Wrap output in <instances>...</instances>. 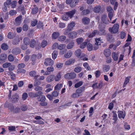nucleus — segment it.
Masks as SVG:
<instances>
[{"label":"nucleus","instance_id":"f257e3e1","mask_svg":"<svg viewBox=\"0 0 135 135\" xmlns=\"http://www.w3.org/2000/svg\"><path fill=\"white\" fill-rule=\"evenodd\" d=\"M75 10H73L66 12L65 14L63 15L62 16V19L63 20H66L68 19L69 17L71 18L75 14Z\"/></svg>","mask_w":135,"mask_h":135},{"label":"nucleus","instance_id":"f03ea898","mask_svg":"<svg viewBox=\"0 0 135 135\" xmlns=\"http://www.w3.org/2000/svg\"><path fill=\"white\" fill-rule=\"evenodd\" d=\"M119 28V25L118 23H115L113 25V27H110L109 30L112 33H115L118 31Z\"/></svg>","mask_w":135,"mask_h":135},{"label":"nucleus","instance_id":"7ed1b4c3","mask_svg":"<svg viewBox=\"0 0 135 135\" xmlns=\"http://www.w3.org/2000/svg\"><path fill=\"white\" fill-rule=\"evenodd\" d=\"M64 77L66 79H73L76 77V75L75 73L73 72L68 73L64 75Z\"/></svg>","mask_w":135,"mask_h":135},{"label":"nucleus","instance_id":"20e7f679","mask_svg":"<svg viewBox=\"0 0 135 135\" xmlns=\"http://www.w3.org/2000/svg\"><path fill=\"white\" fill-rule=\"evenodd\" d=\"M101 19L102 22L105 25H108L109 23L111 22L109 21L107 15L105 14H103L102 15Z\"/></svg>","mask_w":135,"mask_h":135},{"label":"nucleus","instance_id":"39448f33","mask_svg":"<svg viewBox=\"0 0 135 135\" xmlns=\"http://www.w3.org/2000/svg\"><path fill=\"white\" fill-rule=\"evenodd\" d=\"M54 64L53 61L50 58H47L45 59L44 64L46 66H52Z\"/></svg>","mask_w":135,"mask_h":135},{"label":"nucleus","instance_id":"423d86ee","mask_svg":"<svg viewBox=\"0 0 135 135\" xmlns=\"http://www.w3.org/2000/svg\"><path fill=\"white\" fill-rule=\"evenodd\" d=\"M19 98L18 95L16 93H15L12 95L11 98L12 102L15 103L17 102L19 100Z\"/></svg>","mask_w":135,"mask_h":135},{"label":"nucleus","instance_id":"0eeeda50","mask_svg":"<svg viewBox=\"0 0 135 135\" xmlns=\"http://www.w3.org/2000/svg\"><path fill=\"white\" fill-rule=\"evenodd\" d=\"M51 67H49L47 68V70L45 71V73L44 74V75H47L50 74L51 72L54 71V69L52 66Z\"/></svg>","mask_w":135,"mask_h":135},{"label":"nucleus","instance_id":"6e6552de","mask_svg":"<svg viewBox=\"0 0 135 135\" xmlns=\"http://www.w3.org/2000/svg\"><path fill=\"white\" fill-rule=\"evenodd\" d=\"M99 34L101 35H105L106 32L105 30V27L102 26H99Z\"/></svg>","mask_w":135,"mask_h":135},{"label":"nucleus","instance_id":"1a4fd4ad","mask_svg":"<svg viewBox=\"0 0 135 135\" xmlns=\"http://www.w3.org/2000/svg\"><path fill=\"white\" fill-rule=\"evenodd\" d=\"M21 52V50L18 48H15L12 50V53L14 55H17L20 54Z\"/></svg>","mask_w":135,"mask_h":135},{"label":"nucleus","instance_id":"9d476101","mask_svg":"<svg viewBox=\"0 0 135 135\" xmlns=\"http://www.w3.org/2000/svg\"><path fill=\"white\" fill-rule=\"evenodd\" d=\"M118 115L120 118H122L124 119L126 115L125 112H123V111L118 110Z\"/></svg>","mask_w":135,"mask_h":135},{"label":"nucleus","instance_id":"9b49d317","mask_svg":"<svg viewBox=\"0 0 135 135\" xmlns=\"http://www.w3.org/2000/svg\"><path fill=\"white\" fill-rule=\"evenodd\" d=\"M29 75L32 77H34V78L36 79L39 77L38 75H37L36 72L34 71H31L29 72Z\"/></svg>","mask_w":135,"mask_h":135},{"label":"nucleus","instance_id":"f8f14e48","mask_svg":"<svg viewBox=\"0 0 135 135\" xmlns=\"http://www.w3.org/2000/svg\"><path fill=\"white\" fill-rule=\"evenodd\" d=\"M7 58V55L5 54H3L0 55V63L6 59Z\"/></svg>","mask_w":135,"mask_h":135},{"label":"nucleus","instance_id":"ddd939ff","mask_svg":"<svg viewBox=\"0 0 135 135\" xmlns=\"http://www.w3.org/2000/svg\"><path fill=\"white\" fill-rule=\"evenodd\" d=\"M77 35L76 32L73 31L68 34V37L70 38H74L76 37Z\"/></svg>","mask_w":135,"mask_h":135},{"label":"nucleus","instance_id":"4468645a","mask_svg":"<svg viewBox=\"0 0 135 135\" xmlns=\"http://www.w3.org/2000/svg\"><path fill=\"white\" fill-rule=\"evenodd\" d=\"M82 21L83 23L85 25H88L90 22L89 18L86 17L83 18L82 19Z\"/></svg>","mask_w":135,"mask_h":135},{"label":"nucleus","instance_id":"2eb2a0df","mask_svg":"<svg viewBox=\"0 0 135 135\" xmlns=\"http://www.w3.org/2000/svg\"><path fill=\"white\" fill-rule=\"evenodd\" d=\"M55 78L54 75H51L48 76L46 79V81L48 82H50L53 81Z\"/></svg>","mask_w":135,"mask_h":135},{"label":"nucleus","instance_id":"dca6fc26","mask_svg":"<svg viewBox=\"0 0 135 135\" xmlns=\"http://www.w3.org/2000/svg\"><path fill=\"white\" fill-rule=\"evenodd\" d=\"M111 54V51L109 49H106L104 51V54L107 57H109Z\"/></svg>","mask_w":135,"mask_h":135},{"label":"nucleus","instance_id":"f3484780","mask_svg":"<svg viewBox=\"0 0 135 135\" xmlns=\"http://www.w3.org/2000/svg\"><path fill=\"white\" fill-rule=\"evenodd\" d=\"M85 89V87L83 86L76 89L75 92L79 95H80V94Z\"/></svg>","mask_w":135,"mask_h":135},{"label":"nucleus","instance_id":"a211bd4d","mask_svg":"<svg viewBox=\"0 0 135 135\" xmlns=\"http://www.w3.org/2000/svg\"><path fill=\"white\" fill-rule=\"evenodd\" d=\"M116 0H110V3L114 5V9L115 10L118 6V3L117 2L115 1Z\"/></svg>","mask_w":135,"mask_h":135},{"label":"nucleus","instance_id":"6ab92c4d","mask_svg":"<svg viewBox=\"0 0 135 135\" xmlns=\"http://www.w3.org/2000/svg\"><path fill=\"white\" fill-rule=\"evenodd\" d=\"M98 34H99V31L97 30H95L93 32L91 33L88 36V37L89 38H92L96 35Z\"/></svg>","mask_w":135,"mask_h":135},{"label":"nucleus","instance_id":"aec40b11","mask_svg":"<svg viewBox=\"0 0 135 135\" xmlns=\"http://www.w3.org/2000/svg\"><path fill=\"white\" fill-rule=\"evenodd\" d=\"M46 98L45 96L44 95H41L39 97L37 98V100L39 102H44L46 100Z\"/></svg>","mask_w":135,"mask_h":135},{"label":"nucleus","instance_id":"412c9836","mask_svg":"<svg viewBox=\"0 0 135 135\" xmlns=\"http://www.w3.org/2000/svg\"><path fill=\"white\" fill-rule=\"evenodd\" d=\"M110 66L109 65H103V69L104 72H107L110 69Z\"/></svg>","mask_w":135,"mask_h":135},{"label":"nucleus","instance_id":"4be33fe9","mask_svg":"<svg viewBox=\"0 0 135 135\" xmlns=\"http://www.w3.org/2000/svg\"><path fill=\"white\" fill-rule=\"evenodd\" d=\"M23 42L25 45H27L30 43V40L28 38L26 37L25 38L23 39Z\"/></svg>","mask_w":135,"mask_h":135},{"label":"nucleus","instance_id":"5701e85b","mask_svg":"<svg viewBox=\"0 0 135 135\" xmlns=\"http://www.w3.org/2000/svg\"><path fill=\"white\" fill-rule=\"evenodd\" d=\"M38 9L36 6H34V7L33 8L31 11V13L35 14L37 13L38 11Z\"/></svg>","mask_w":135,"mask_h":135},{"label":"nucleus","instance_id":"b1692460","mask_svg":"<svg viewBox=\"0 0 135 135\" xmlns=\"http://www.w3.org/2000/svg\"><path fill=\"white\" fill-rule=\"evenodd\" d=\"M57 9L59 11H61L63 9L64 6L62 4H59L57 3Z\"/></svg>","mask_w":135,"mask_h":135},{"label":"nucleus","instance_id":"393cba45","mask_svg":"<svg viewBox=\"0 0 135 135\" xmlns=\"http://www.w3.org/2000/svg\"><path fill=\"white\" fill-rule=\"evenodd\" d=\"M72 55V53L71 51H69L65 54L64 55L65 57L66 58L70 57Z\"/></svg>","mask_w":135,"mask_h":135},{"label":"nucleus","instance_id":"a878e982","mask_svg":"<svg viewBox=\"0 0 135 135\" xmlns=\"http://www.w3.org/2000/svg\"><path fill=\"white\" fill-rule=\"evenodd\" d=\"M58 51L56 50H54L52 54V57L53 59L55 60L57 57L58 55Z\"/></svg>","mask_w":135,"mask_h":135},{"label":"nucleus","instance_id":"bb28decb","mask_svg":"<svg viewBox=\"0 0 135 135\" xmlns=\"http://www.w3.org/2000/svg\"><path fill=\"white\" fill-rule=\"evenodd\" d=\"M74 43L72 42L69 43L66 46L67 48L68 49H70L72 48L74 45Z\"/></svg>","mask_w":135,"mask_h":135},{"label":"nucleus","instance_id":"cd10ccee","mask_svg":"<svg viewBox=\"0 0 135 135\" xmlns=\"http://www.w3.org/2000/svg\"><path fill=\"white\" fill-rule=\"evenodd\" d=\"M1 47L2 49L6 50L8 49V46L6 44L4 43L2 44Z\"/></svg>","mask_w":135,"mask_h":135},{"label":"nucleus","instance_id":"c85d7f7f","mask_svg":"<svg viewBox=\"0 0 135 135\" xmlns=\"http://www.w3.org/2000/svg\"><path fill=\"white\" fill-rule=\"evenodd\" d=\"M60 33L58 32H54L52 35V37L55 39L57 38L59 36Z\"/></svg>","mask_w":135,"mask_h":135},{"label":"nucleus","instance_id":"c756f323","mask_svg":"<svg viewBox=\"0 0 135 135\" xmlns=\"http://www.w3.org/2000/svg\"><path fill=\"white\" fill-rule=\"evenodd\" d=\"M21 109V110L22 111H25L27 110L28 108L27 106L25 104H23L22 105L20 108Z\"/></svg>","mask_w":135,"mask_h":135},{"label":"nucleus","instance_id":"7c9ffc66","mask_svg":"<svg viewBox=\"0 0 135 135\" xmlns=\"http://www.w3.org/2000/svg\"><path fill=\"white\" fill-rule=\"evenodd\" d=\"M75 23L74 22H71L70 24H69L68 25V27L69 28L70 30H72L73 27L75 26Z\"/></svg>","mask_w":135,"mask_h":135},{"label":"nucleus","instance_id":"2f4dec72","mask_svg":"<svg viewBox=\"0 0 135 135\" xmlns=\"http://www.w3.org/2000/svg\"><path fill=\"white\" fill-rule=\"evenodd\" d=\"M101 10V7L100 6L95 7L94 9V11L97 13H99Z\"/></svg>","mask_w":135,"mask_h":135},{"label":"nucleus","instance_id":"473e14b6","mask_svg":"<svg viewBox=\"0 0 135 135\" xmlns=\"http://www.w3.org/2000/svg\"><path fill=\"white\" fill-rule=\"evenodd\" d=\"M66 39V37L64 35H62L60 36L58 38V40L59 41H64Z\"/></svg>","mask_w":135,"mask_h":135},{"label":"nucleus","instance_id":"72a5a7b5","mask_svg":"<svg viewBox=\"0 0 135 135\" xmlns=\"http://www.w3.org/2000/svg\"><path fill=\"white\" fill-rule=\"evenodd\" d=\"M62 87V84H58L55 86L54 89L56 90H60Z\"/></svg>","mask_w":135,"mask_h":135},{"label":"nucleus","instance_id":"f704fd0d","mask_svg":"<svg viewBox=\"0 0 135 135\" xmlns=\"http://www.w3.org/2000/svg\"><path fill=\"white\" fill-rule=\"evenodd\" d=\"M36 58V56L35 55L33 54L31 56V60H32L33 62L32 63V65L35 64V60Z\"/></svg>","mask_w":135,"mask_h":135},{"label":"nucleus","instance_id":"c9c22d12","mask_svg":"<svg viewBox=\"0 0 135 135\" xmlns=\"http://www.w3.org/2000/svg\"><path fill=\"white\" fill-rule=\"evenodd\" d=\"M34 83V86H36L40 85L41 84V82L40 81L38 80L37 78L35 79Z\"/></svg>","mask_w":135,"mask_h":135},{"label":"nucleus","instance_id":"e433bc0d","mask_svg":"<svg viewBox=\"0 0 135 135\" xmlns=\"http://www.w3.org/2000/svg\"><path fill=\"white\" fill-rule=\"evenodd\" d=\"M130 78V77H127L126 78L124 82L123 85V87H124L128 83L129 81V79Z\"/></svg>","mask_w":135,"mask_h":135},{"label":"nucleus","instance_id":"4c0bfd02","mask_svg":"<svg viewBox=\"0 0 135 135\" xmlns=\"http://www.w3.org/2000/svg\"><path fill=\"white\" fill-rule=\"evenodd\" d=\"M15 57L12 54L9 55L8 57V60L11 62L15 60Z\"/></svg>","mask_w":135,"mask_h":135},{"label":"nucleus","instance_id":"58836bf2","mask_svg":"<svg viewBox=\"0 0 135 135\" xmlns=\"http://www.w3.org/2000/svg\"><path fill=\"white\" fill-rule=\"evenodd\" d=\"M21 112L20 108L18 107H17L14 108L13 113H14L17 114Z\"/></svg>","mask_w":135,"mask_h":135},{"label":"nucleus","instance_id":"ea45409f","mask_svg":"<svg viewBox=\"0 0 135 135\" xmlns=\"http://www.w3.org/2000/svg\"><path fill=\"white\" fill-rule=\"evenodd\" d=\"M15 34L9 32L8 35V37L9 38L12 39L15 36Z\"/></svg>","mask_w":135,"mask_h":135},{"label":"nucleus","instance_id":"a19ab883","mask_svg":"<svg viewBox=\"0 0 135 135\" xmlns=\"http://www.w3.org/2000/svg\"><path fill=\"white\" fill-rule=\"evenodd\" d=\"M61 77V75L60 73H59L58 74L55 76V81H58L59 80H60Z\"/></svg>","mask_w":135,"mask_h":135},{"label":"nucleus","instance_id":"79ce46f5","mask_svg":"<svg viewBox=\"0 0 135 135\" xmlns=\"http://www.w3.org/2000/svg\"><path fill=\"white\" fill-rule=\"evenodd\" d=\"M87 48L88 50L89 51H90L93 50V47L91 43H89L87 45Z\"/></svg>","mask_w":135,"mask_h":135},{"label":"nucleus","instance_id":"37998d69","mask_svg":"<svg viewBox=\"0 0 135 135\" xmlns=\"http://www.w3.org/2000/svg\"><path fill=\"white\" fill-rule=\"evenodd\" d=\"M83 84V82L80 81L75 84L74 85V87L76 88H77L81 86Z\"/></svg>","mask_w":135,"mask_h":135},{"label":"nucleus","instance_id":"c03bdc74","mask_svg":"<svg viewBox=\"0 0 135 135\" xmlns=\"http://www.w3.org/2000/svg\"><path fill=\"white\" fill-rule=\"evenodd\" d=\"M36 44V42L35 41L33 40H32L30 42V46L31 47L33 48L35 46Z\"/></svg>","mask_w":135,"mask_h":135},{"label":"nucleus","instance_id":"a18cd8bd","mask_svg":"<svg viewBox=\"0 0 135 135\" xmlns=\"http://www.w3.org/2000/svg\"><path fill=\"white\" fill-rule=\"evenodd\" d=\"M11 65V63L9 62H6L3 64V67L4 68H7L10 66Z\"/></svg>","mask_w":135,"mask_h":135},{"label":"nucleus","instance_id":"49530a36","mask_svg":"<svg viewBox=\"0 0 135 135\" xmlns=\"http://www.w3.org/2000/svg\"><path fill=\"white\" fill-rule=\"evenodd\" d=\"M112 58L114 61H117L118 59V56L117 54L115 52L112 53Z\"/></svg>","mask_w":135,"mask_h":135},{"label":"nucleus","instance_id":"de8ad7c7","mask_svg":"<svg viewBox=\"0 0 135 135\" xmlns=\"http://www.w3.org/2000/svg\"><path fill=\"white\" fill-rule=\"evenodd\" d=\"M81 68L79 66L75 68L74 69V71L76 73H79L81 71Z\"/></svg>","mask_w":135,"mask_h":135},{"label":"nucleus","instance_id":"09e8293b","mask_svg":"<svg viewBox=\"0 0 135 135\" xmlns=\"http://www.w3.org/2000/svg\"><path fill=\"white\" fill-rule=\"evenodd\" d=\"M17 3V2L15 1H13L11 3V6L12 8H15Z\"/></svg>","mask_w":135,"mask_h":135},{"label":"nucleus","instance_id":"8fccbe9b","mask_svg":"<svg viewBox=\"0 0 135 135\" xmlns=\"http://www.w3.org/2000/svg\"><path fill=\"white\" fill-rule=\"evenodd\" d=\"M84 40L83 38L80 37L79 38H77L76 39V41L78 45H79L81 44V43Z\"/></svg>","mask_w":135,"mask_h":135},{"label":"nucleus","instance_id":"3c124183","mask_svg":"<svg viewBox=\"0 0 135 135\" xmlns=\"http://www.w3.org/2000/svg\"><path fill=\"white\" fill-rule=\"evenodd\" d=\"M81 96V95H79L77 93H74L71 95V97L73 98H78Z\"/></svg>","mask_w":135,"mask_h":135},{"label":"nucleus","instance_id":"603ef678","mask_svg":"<svg viewBox=\"0 0 135 135\" xmlns=\"http://www.w3.org/2000/svg\"><path fill=\"white\" fill-rule=\"evenodd\" d=\"M90 12L89 9H86L83 10L81 12L82 14L83 15H86L89 13Z\"/></svg>","mask_w":135,"mask_h":135},{"label":"nucleus","instance_id":"864d4df0","mask_svg":"<svg viewBox=\"0 0 135 135\" xmlns=\"http://www.w3.org/2000/svg\"><path fill=\"white\" fill-rule=\"evenodd\" d=\"M113 119L116 121L117 119V114L116 113V112L113 111Z\"/></svg>","mask_w":135,"mask_h":135},{"label":"nucleus","instance_id":"5fc2aeb1","mask_svg":"<svg viewBox=\"0 0 135 135\" xmlns=\"http://www.w3.org/2000/svg\"><path fill=\"white\" fill-rule=\"evenodd\" d=\"M16 11L13 10H11L9 12V14L12 16L16 15Z\"/></svg>","mask_w":135,"mask_h":135},{"label":"nucleus","instance_id":"6e6d98bb","mask_svg":"<svg viewBox=\"0 0 135 135\" xmlns=\"http://www.w3.org/2000/svg\"><path fill=\"white\" fill-rule=\"evenodd\" d=\"M20 39L18 37H17L15 38L13 41V44L14 45H17L19 42Z\"/></svg>","mask_w":135,"mask_h":135},{"label":"nucleus","instance_id":"4d7b16f0","mask_svg":"<svg viewBox=\"0 0 135 135\" xmlns=\"http://www.w3.org/2000/svg\"><path fill=\"white\" fill-rule=\"evenodd\" d=\"M25 66V64L23 63L19 64H18L17 67L19 69L24 68Z\"/></svg>","mask_w":135,"mask_h":135},{"label":"nucleus","instance_id":"13d9d810","mask_svg":"<svg viewBox=\"0 0 135 135\" xmlns=\"http://www.w3.org/2000/svg\"><path fill=\"white\" fill-rule=\"evenodd\" d=\"M22 18V16H18L15 19L16 22L18 23H20Z\"/></svg>","mask_w":135,"mask_h":135},{"label":"nucleus","instance_id":"bf43d9fd","mask_svg":"<svg viewBox=\"0 0 135 135\" xmlns=\"http://www.w3.org/2000/svg\"><path fill=\"white\" fill-rule=\"evenodd\" d=\"M81 53V50L80 49L77 50L75 52V54L77 56H80Z\"/></svg>","mask_w":135,"mask_h":135},{"label":"nucleus","instance_id":"052dcab7","mask_svg":"<svg viewBox=\"0 0 135 135\" xmlns=\"http://www.w3.org/2000/svg\"><path fill=\"white\" fill-rule=\"evenodd\" d=\"M59 93L57 91H54L52 93L51 95L54 97H56L59 95Z\"/></svg>","mask_w":135,"mask_h":135},{"label":"nucleus","instance_id":"680f3d73","mask_svg":"<svg viewBox=\"0 0 135 135\" xmlns=\"http://www.w3.org/2000/svg\"><path fill=\"white\" fill-rule=\"evenodd\" d=\"M65 47V45L64 44H61L58 46V49L60 50L63 49Z\"/></svg>","mask_w":135,"mask_h":135},{"label":"nucleus","instance_id":"e2e57ef3","mask_svg":"<svg viewBox=\"0 0 135 135\" xmlns=\"http://www.w3.org/2000/svg\"><path fill=\"white\" fill-rule=\"evenodd\" d=\"M126 36V34L125 33L124 31L121 32L120 35V38L122 39H123Z\"/></svg>","mask_w":135,"mask_h":135},{"label":"nucleus","instance_id":"0e129e2a","mask_svg":"<svg viewBox=\"0 0 135 135\" xmlns=\"http://www.w3.org/2000/svg\"><path fill=\"white\" fill-rule=\"evenodd\" d=\"M113 12H108V16L109 18L110 21H111L112 18L113 16Z\"/></svg>","mask_w":135,"mask_h":135},{"label":"nucleus","instance_id":"69168bd1","mask_svg":"<svg viewBox=\"0 0 135 135\" xmlns=\"http://www.w3.org/2000/svg\"><path fill=\"white\" fill-rule=\"evenodd\" d=\"M28 97L27 94L26 93H23L22 95V98L23 100H24L26 99Z\"/></svg>","mask_w":135,"mask_h":135},{"label":"nucleus","instance_id":"338daca9","mask_svg":"<svg viewBox=\"0 0 135 135\" xmlns=\"http://www.w3.org/2000/svg\"><path fill=\"white\" fill-rule=\"evenodd\" d=\"M47 41H46L43 40L41 43V46L42 47H44L47 45Z\"/></svg>","mask_w":135,"mask_h":135},{"label":"nucleus","instance_id":"774afa93","mask_svg":"<svg viewBox=\"0 0 135 135\" xmlns=\"http://www.w3.org/2000/svg\"><path fill=\"white\" fill-rule=\"evenodd\" d=\"M83 65L87 70H89L90 69V67L89 66V65L87 63L85 62L84 63Z\"/></svg>","mask_w":135,"mask_h":135}]
</instances>
